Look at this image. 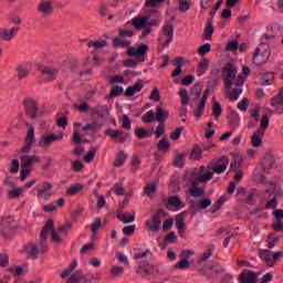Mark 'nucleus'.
Masks as SVG:
<instances>
[{
  "label": "nucleus",
  "mask_w": 283,
  "mask_h": 283,
  "mask_svg": "<svg viewBox=\"0 0 283 283\" xmlns=\"http://www.w3.org/2000/svg\"><path fill=\"white\" fill-rule=\"evenodd\" d=\"M222 76L228 91L231 90L233 85L235 87L229 94L230 101H238V98H240V94H242V86L244 85L245 76L242 74L238 75V69H235L231 63L223 67Z\"/></svg>",
  "instance_id": "1"
},
{
  "label": "nucleus",
  "mask_w": 283,
  "mask_h": 283,
  "mask_svg": "<svg viewBox=\"0 0 283 283\" xmlns=\"http://www.w3.org/2000/svg\"><path fill=\"white\" fill-rule=\"evenodd\" d=\"M229 163V157L222 156L219 159H214L209 163L207 167L201 166L199 168H195L191 171V178H213V174L220 176V174H224V171H227Z\"/></svg>",
  "instance_id": "2"
},
{
  "label": "nucleus",
  "mask_w": 283,
  "mask_h": 283,
  "mask_svg": "<svg viewBox=\"0 0 283 283\" xmlns=\"http://www.w3.org/2000/svg\"><path fill=\"white\" fill-rule=\"evenodd\" d=\"M107 116H109V108L105 105H98L97 107L91 108L93 123H88L83 126V132H85V134H87V132H98V129L105 125Z\"/></svg>",
  "instance_id": "3"
},
{
  "label": "nucleus",
  "mask_w": 283,
  "mask_h": 283,
  "mask_svg": "<svg viewBox=\"0 0 283 283\" xmlns=\"http://www.w3.org/2000/svg\"><path fill=\"white\" fill-rule=\"evenodd\" d=\"M21 170H20V178H28L30 174H32V165L35 163H41V157L33 155H21Z\"/></svg>",
  "instance_id": "4"
},
{
  "label": "nucleus",
  "mask_w": 283,
  "mask_h": 283,
  "mask_svg": "<svg viewBox=\"0 0 283 283\" xmlns=\"http://www.w3.org/2000/svg\"><path fill=\"white\" fill-rule=\"evenodd\" d=\"M269 56H271V51H269V44L262 42L255 50L253 55L254 65H264L266 61H269Z\"/></svg>",
  "instance_id": "5"
},
{
  "label": "nucleus",
  "mask_w": 283,
  "mask_h": 283,
  "mask_svg": "<svg viewBox=\"0 0 283 283\" xmlns=\"http://www.w3.org/2000/svg\"><path fill=\"white\" fill-rule=\"evenodd\" d=\"M24 253H27L28 258H31V260H36L39 255L48 253V247H45L43 242L29 243L24 247Z\"/></svg>",
  "instance_id": "6"
},
{
  "label": "nucleus",
  "mask_w": 283,
  "mask_h": 283,
  "mask_svg": "<svg viewBox=\"0 0 283 283\" xmlns=\"http://www.w3.org/2000/svg\"><path fill=\"white\" fill-rule=\"evenodd\" d=\"M259 255L261 260H264L268 266H275L277 260H280V258H283V252L279 251L274 253L271 250H260Z\"/></svg>",
  "instance_id": "7"
},
{
  "label": "nucleus",
  "mask_w": 283,
  "mask_h": 283,
  "mask_svg": "<svg viewBox=\"0 0 283 283\" xmlns=\"http://www.w3.org/2000/svg\"><path fill=\"white\" fill-rule=\"evenodd\" d=\"M265 193H274V197L264 206V209H277V196H283L282 188L275 184H270V188L265 189Z\"/></svg>",
  "instance_id": "8"
},
{
  "label": "nucleus",
  "mask_w": 283,
  "mask_h": 283,
  "mask_svg": "<svg viewBox=\"0 0 283 283\" xmlns=\"http://www.w3.org/2000/svg\"><path fill=\"white\" fill-rule=\"evenodd\" d=\"M38 70L43 78V81L50 82L54 81L59 74V70L51 65L38 64Z\"/></svg>",
  "instance_id": "9"
},
{
  "label": "nucleus",
  "mask_w": 283,
  "mask_h": 283,
  "mask_svg": "<svg viewBox=\"0 0 283 283\" xmlns=\"http://www.w3.org/2000/svg\"><path fill=\"white\" fill-rule=\"evenodd\" d=\"M163 35L164 36L159 38L163 48H169V44L174 41V25H171V23H168L163 28Z\"/></svg>",
  "instance_id": "10"
},
{
  "label": "nucleus",
  "mask_w": 283,
  "mask_h": 283,
  "mask_svg": "<svg viewBox=\"0 0 283 283\" xmlns=\"http://www.w3.org/2000/svg\"><path fill=\"white\" fill-rule=\"evenodd\" d=\"M105 136H109V138L116 140V143L123 144L129 138V133L120 129H107L105 130Z\"/></svg>",
  "instance_id": "11"
},
{
  "label": "nucleus",
  "mask_w": 283,
  "mask_h": 283,
  "mask_svg": "<svg viewBox=\"0 0 283 283\" xmlns=\"http://www.w3.org/2000/svg\"><path fill=\"white\" fill-rule=\"evenodd\" d=\"M24 109L31 118H38L39 117V105L36 104V101L32 98H27L23 101Z\"/></svg>",
  "instance_id": "12"
},
{
  "label": "nucleus",
  "mask_w": 283,
  "mask_h": 283,
  "mask_svg": "<svg viewBox=\"0 0 283 283\" xmlns=\"http://www.w3.org/2000/svg\"><path fill=\"white\" fill-rule=\"evenodd\" d=\"M209 178L195 179L191 182V187L188 189L190 196L193 198H201V196H205V189L199 188L198 185H200V182H207Z\"/></svg>",
  "instance_id": "13"
},
{
  "label": "nucleus",
  "mask_w": 283,
  "mask_h": 283,
  "mask_svg": "<svg viewBox=\"0 0 283 283\" xmlns=\"http://www.w3.org/2000/svg\"><path fill=\"white\" fill-rule=\"evenodd\" d=\"M38 198L40 200H50L52 198V184L44 181L42 188H38Z\"/></svg>",
  "instance_id": "14"
},
{
  "label": "nucleus",
  "mask_w": 283,
  "mask_h": 283,
  "mask_svg": "<svg viewBox=\"0 0 283 283\" xmlns=\"http://www.w3.org/2000/svg\"><path fill=\"white\" fill-rule=\"evenodd\" d=\"M270 104L272 107H275L276 114H283V88L270 99Z\"/></svg>",
  "instance_id": "15"
},
{
  "label": "nucleus",
  "mask_w": 283,
  "mask_h": 283,
  "mask_svg": "<svg viewBox=\"0 0 283 283\" xmlns=\"http://www.w3.org/2000/svg\"><path fill=\"white\" fill-rule=\"evenodd\" d=\"M155 25H158V20L156 19H150L147 15L143 17V36H147L151 34V28Z\"/></svg>",
  "instance_id": "16"
},
{
  "label": "nucleus",
  "mask_w": 283,
  "mask_h": 283,
  "mask_svg": "<svg viewBox=\"0 0 283 283\" xmlns=\"http://www.w3.org/2000/svg\"><path fill=\"white\" fill-rule=\"evenodd\" d=\"M239 280L241 283H258V275L251 270H244L240 274Z\"/></svg>",
  "instance_id": "17"
},
{
  "label": "nucleus",
  "mask_w": 283,
  "mask_h": 283,
  "mask_svg": "<svg viewBox=\"0 0 283 283\" xmlns=\"http://www.w3.org/2000/svg\"><path fill=\"white\" fill-rule=\"evenodd\" d=\"M15 34H19V28L13 27L11 29H0V39L3 41H12Z\"/></svg>",
  "instance_id": "18"
},
{
  "label": "nucleus",
  "mask_w": 283,
  "mask_h": 283,
  "mask_svg": "<svg viewBox=\"0 0 283 283\" xmlns=\"http://www.w3.org/2000/svg\"><path fill=\"white\" fill-rule=\"evenodd\" d=\"M160 224H163V221H160V216L158 214L146 221V227L149 231H160Z\"/></svg>",
  "instance_id": "19"
},
{
  "label": "nucleus",
  "mask_w": 283,
  "mask_h": 283,
  "mask_svg": "<svg viewBox=\"0 0 283 283\" xmlns=\"http://www.w3.org/2000/svg\"><path fill=\"white\" fill-rule=\"evenodd\" d=\"M167 118H169V112L163 109V107L160 106H157L156 113H155L156 122L159 124H164L167 120Z\"/></svg>",
  "instance_id": "20"
},
{
  "label": "nucleus",
  "mask_w": 283,
  "mask_h": 283,
  "mask_svg": "<svg viewBox=\"0 0 283 283\" xmlns=\"http://www.w3.org/2000/svg\"><path fill=\"white\" fill-rule=\"evenodd\" d=\"M42 138H43V140L40 142L41 147H50V145H52V143H55V140H61V138H63V136L51 134L49 136H42Z\"/></svg>",
  "instance_id": "21"
},
{
  "label": "nucleus",
  "mask_w": 283,
  "mask_h": 283,
  "mask_svg": "<svg viewBox=\"0 0 283 283\" xmlns=\"http://www.w3.org/2000/svg\"><path fill=\"white\" fill-rule=\"evenodd\" d=\"M117 220H119V222H123V224H130V222H134V220H136V214L117 212Z\"/></svg>",
  "instance_id": "22"
},
{
  "label": "nucleus",
  "mask_w": 283,
  "mask_h": 283,
  "mask_svg": "<svg viewBox=\"0 0 283 283\" xmlns=\"http://www.w3.org/2000/svg\"><path fill=\"white\" fill-rule=\"evenodd\" d=\"M167 205L169 207H174L177 210L185 209V203L182 202V200L178 196L169 197Z\"/></svg>",
  "instance_id": "23"
},
{
  "label": "nucleus",
  "mask_w": 283,
  "mask_h": 283,
  "mask_svg": "<svg viewBox=\"0 0 283 283\" xmlns=\"http://www.w3.org/2000/svg\"><path fill=\"white\" fill-rule=\"evenodd\" d=\"M160 3H165V0H147L145 2V8L146 10L148 9V12H150V14H156L157 12L156 8H158Z\"/></svg>",
  "instance_id": "24"
},
{
  "label": "nucleus",
  "mask_w": 283,
  "mask_h": 283,
  "mask_svg": "<svg viewBox=\"0 0 283 283\" xmlns=\"http://www.w3.org/2000/svg\"><path fill=\"white\" fill-rule=\"evenodd\" d=\"M157 189H158V184L150 182L146 185V187L144 188V192L148 196V198L154 199L156 198Z\"/></svg>",
  "instance_id": "25"
},
{
  "label": "nucleus",
  "mask_w": 283,
  "mask_h": 283,
  "mask_svg": "<svg viewBox=\"0 0 283 283\" xmlns=\"http://www.w3.org/2000/svg\"><path fill=\"white\" fill-rule=\"evenodd\" d=\"M128 158V155L125 153V150H119L116 155L114 166L115 167H123Z\"/></svg>",
  "instance_id": "26"
},
{
  "label": "nucleus",
  "mask_w": 283,
  "mask_h": 283,
  "mask_svg": "<svg viewBox=\"0 0 283 283\" xmlns=\"http://www.w3.org/2000/svg\"><path fill=\"white\" fill-rule=\"evenodd\" d=\"M54 229V221L49 220L46 221L45 226L42 228V231L40 233L41 240H46L48 239V233Z\"/></svg>",
  "instance_id": "27"
},
{
  "label": "nucleus",
  "mask_w": 283,
  "mask_h": 283,
  "mask_svg": "<svg viewBox=\"0 0 283 283\" xmlns=\"http://www.w3.org/2000/svg\"><path fill=\"white\" fill-rule=\"evenodd\" d=\"M188 212L184 211L176 216V228L177 229H187V224L185 223V218H187Z\"/></svg>",
  "instance_id": "28"
},
{
  "label": "nucleus",
  "mask_w": 283,
  "mask_h": 283,
  "mask_svg": "<svg viewBox=\"0 0 283 283\" xmlns=\"http://www.w3.org/2000/svg\"><path fill=\"white\" fill-rule=\"evenodd\" d=\"M84 187L85 186H83L82 184H75L66 190V196H76L77 193H81L83 191Z\"/></svg>",
  "instance_id": "29"
},
{
  "label": "nucleus",
  "mask_w": 283,
  "mask_h": 283,
  "mask_svg": "<svg viewBox=\"0 0 283 283\" xmlns=\"http://www.w3.org/2000/svg\"><path fill=\"white\" fill-rule=\"evenodd\" d=\"M207 70H209V59L205 57L198 64V76H202Z\"/></svg>",
  "instance_id": "30"
},
{
  "label": "nucleus",
  "mask_w": 283,
  "mask_h": 283,
  "mask_svg": "<svg viewBox=\"0 0 283 283\" xmlns=\"http://www.w3.org/2000/svg\"><path fill=\"white\" fill-rule=\"evenodd\" d=\"M170 147H171V144L169 143V139L167 137L161 138L157 145V149L164 153L169 151Z\"/></svg>",
  "instance_id": "31"
},
{
  "label": "nucleus",
  "mask_w": 283,
  "mask_h": 283,
  "mask_svg": "<svg viewBox=\"0 0 283 283\" xmlns=\"http://www.w3.org/2000/svg\"><path fill=\"white\" fill-rule=\"evenodd\" d=\"M53 10L54 8L52 7V2L44 1L39 6V11L43 14H52Z\"/></svg>",
  "instance_id": "32"
},
{
  "label": "nucleus",
  "mask_w": 283,
  "mask_h": 283,
  "mask_svg": "<svg viewBox=\"0 0 283 283\" xmlns=\"http://www.w3.org/2000/svg\"><path fill=\"white\" fill-rule=\"evenodd\" d=\"M132 258L136 264H143V250L140 248H134L132 251Z\"/></svg>",
  "instance_id": "33"
},
{
  "label": "nucleus",
  "mask_w": 283,
  "mask_h": 283,
  "mask_svg": "<svg viewBox=\"0 0 283 283\" xmlns=\"http://www.w3.org/2000/svg\"><path fill=\"white\" fill-rule=\"evenodd\" d=\"M126 54H128V56H143V44H139L138 48H133V46H129L127 49V52Z\"/></svg>",
  "instance_id": "34"
},
{
  "label": "nucleus",
  "mask_w": 283,
  "mask_h": 283,
  "mask_svg": "<svg viewBox=\"0 0 283 283\" xmlns=\"http://www.w3.org/2000/svg\"><path fill=\"white\" fill-rule=\"evenodd\" d=\"M113 45L115 48H129L132 43L123 38H114L113 39Z\"/></svg>",
  "instance_id": "35"
},
{
  "label": "nucleus",
  "mask_w": 283,
  "mask_h": 283,
  "mask_svg": "<svg viewBox=\"0 0 283 283\" xmlns=\"http://www.w3.org/2000/svg\"><path fill=\"white\" fill-rule=\"evenodd\" d=\"M185 158H187V154L178 153L174 159V166L179 168L185 167Z\"/></svg>",
  "instance_id": "36"
},
{
  "label": "nucleus",
  "mask_w": 283,
  "mask_h": 283,
  "mask_svg": "<svg viewBox=\"0 0 283 283\" xmlns=\"http://www.w3.org/2000/svg\"><path fill=\"white\" fill-rule=\"evenodd\" d=\"M103 226V221L101 218H96L93 223L91 224V231L93 233L92 238H96V234L98 233V229Z\"/></svg>",
  "instance_id": "37"
},
{
  "label": "nucleus",
  "mask_w": 283,
  "mask_h": 283,
  "mask_svg": "<svg viewBox=\"0 0 283 283\" xmlns=\"http://www.w3.org/2000/svg\"><path fill=\"white\" fill-rule=\"evenodd\" d=\"M274 166H275V159H273V157H270L269 159H266L263 167V175H261V178H264V176H266L270 169H273Z\"/></svg>",
  "instance_id": "38"
},
{
  "label": "nucleus",
  "mask_w": 283,
  "mask_h": 283,
  "mask_svg": "<svg viewBox=\"0 0 283 283\" xmlns=\"http://www.w3.org/2000/svg\"><path fill=\"white\" fill-rule=\"evenodd\" d=\"M17 72H18V78L21 81L28 77V74H30V67L20 65L17 67Z\"/></svg>",
  "instance_id": "39"
},
{
  "label": "nucleus",
  "mask_w": 283,
  "mask_h": 283,
  "mask_svg": "<svg viewBox=\"0 0 283 283\" xmlns=\"http://www.w3.org/2000/svg\"><path fill=\"white\" fill-rule=\"evenodd\" d=\"M191 160H200L202 158V148L195 146L190 153Z\"/></svg>",
  "instance_id": "40"
},
{
  "label": "nucleus",
  "mask_w": 283,
  "mask_h": 283,
  "mask_svg": "<svg viewBox=\"0 0 283 283\" xmlns=\"http://www.w3.org/2000/svg\"><path fill=\"white\" fill-rule=\"evenodd\" d=\"M142 90H143V85L135 84V85L126 88L125 96H134V94H136V92H140Z\"/></svg>",
  "instance_id": "41"
},
{
  "label": "nucleus",
  "mask_w": 283,
  "mask_h": 283,
  "mask_svg": "<svg viewBox=\"0 0 283 283\" xmlns=\"http://www.w3.org/2000/svg\"><path fill=\"white\" fill-rule=\"evenodd\" d=\"M269 115H263L261 117V125L260 128L258 129L259 134H264V132H266V128L269 127Z\"/></svg>",
  "instance_id": "42"
},
{
  "label": "nucleus",
  "mask_w": 283,
  "mask_h": 283,
  "mask_svg": "<svg viewBox=\"0 0 283 283\" xmlns=\"http://www.w3.org/2000/svg\"><path fill=\"white\" fill-rule=\"evenodd\" d=\"M262 136H264V134H261L260 130H256L252 135V145H253V147H260L262 145Z\"/></svg>",
  "instance_id": "43"
},
{
  "label": "nucleus",
  "mask_w": 283,
  "mask_h": 283,
  "mask_svg": "<svg viewBox=\"0 0 283 283\" xmlns=\"http://www.w3.org/2000/svg\"><path fill=\"white\" fill-rule=\"evenodd\" d=\"M78 266V263L76 261H73L62 273L61 277L65 280V277H69V275Z\"/></svg>",
  "instance_id": "44"
},
{
  "label": "nucleus",
  "mask_w": 283,
  "mask_h": 283,
  "mask_svg": "<svg viewBox=\"0 0 283 283\" xmlns=\"http://www.w3.org/2000/svg\"><path fill=\"white\" fill-rule=\"evenodd\" d=\"M227 200H229V197L227 196H221L219 198V200H217L213 206H212V213H216V211H218L220 209V207H222V205H224L227 202Z\"/></svg>",
  "instance_id": "45"
},
{
  "label": "nucleus",
  "mask_w": 283,
  "mask_h": 283,
  "mask_svg": "<svg viewBox=\"0 0 283 283\" xmlns=\"http://www.w3.org/2000/svg\"><path fill=\"white\" fill-rule=\"evenodd\" d=\"M23 191H25L24 188H13L11 190H9V198L10 200H14L15 198H19L21 196V193H23Z\"/></svg>",
  "instance_id": "46"
},
{
  "label": "nucleus",
  "mask_w": 283,
  "mask_h": 283,
  "mask_svg": "<svg viewBox=\"0 0 283 283\" xmlns=\"http://www.w3.org/2000/svg\"><path fill=\"white\" fill-rule=\"evenodd\" d=\"M206 105H207V102H205V101L199 102L198 106L195 108L196 118H200V116H202V114H205Z\"/></svg>",
  "instance_id": "47"
},
{
  "label": "nucleus",
  "mask_w": 283,
  "mask_h": 283,
  "mask_svg": "<svg viewBox=\"0 0 283 283\" xmlns=\"http://www.w3.org/2000/svg\"><path fill=\"white\" fill-rule=\"evenodd\" d=\"M273 78H275L273 73H265L261 77L260 83H261V85H271V83H273Z\"/></svg>",
  "instance_id": "48"
},
{
  "label": "nucleus",
  "mask_w": 283,
  "mask_h": 283,
  "mask_svg": "<svg viewBox=\"0 0 283 283\" xmlns=\"http://www.w3.org/2000/svg\"><path fill=\"white\" fill-rule=\"evenodd\" d=\"M123 273H125V269H123L122 266L114 265L111 268V275L113 277H120V275H123Z\"/></svg>",
  "instance_id": "49"
},
{
  "label": "nucleus",
  "mask_w": 283,
  "mask_h": 283,
  "mask_svg": "<svg viewBox=\"0 0 283 283\" xmlns=\"http://www.w3.org/2000/svg\"><path fill=\"white\" fill-rule=\"evenodd\" d=\"M191 255H196V251L193 250H182L179 254L180 260H186V262H189V258Z\"/></svg>",
  "instance_id": "50"
},
{
  "label": "nucleus",
  "mask_w": 283,
  "mask_h": 283,
  "mask_svg": "<svg viewBox=\"0 0 283 283\" xmlns=\"http://www.w3.org/2000/svg\"><path fill=\"white\" fill-rule=\"evenodd\" d=\"M81 277H83V272L76 271L75 273L71 274L66 283H78V280H81Z\"/></svg>",
  "instance_id": "51"
},
{
  "label": "nucleus",
  "mask_w": 283,
  "mask_h": 283,
  "mask_svg": "<svg viewBox=\"0 0 283 283\" xmlns=\"http://www.w3.org/2000/svg\"><path fill=\"white\" fill-rule=\"evenodd\" d=\"M212 255H213V245L210 247L208 250H206V251L201 254L199 261H200V262H207V260H209Z\"/></svg>",
  "instance_id": "52"
},
{
  "label": "nucleus",
  "mask_w": 283,
  "mask_h": 283,
  "mask_svg": "<svg viewBox=\"0 0 283 283\" xmlns=\"http://www.w3.org/2000/svg\"><path fill=\"white\" fill-rule=\"evenodd\" d=\"M51 240L55 244H62L63 243V237L61 235V232H59V230L52 232Z\"/></svg>",
  "instance_id": "53"
},
{
  "label": "nucleus",
  "mask_w": 283,
  "mask_h": 283,
  "mask_svg": "<svg viewBox=\"0 0 283 283\" xmlns=\"http://www.w3.org/2000/svg\"><path fill=\"white\" fill-rule=\"evenodd\" d=\"M132 23L136 30H143V15L138 14L132 20Z\"/></svg>",
  "instance_id": "54"
},
{
  "label": "nucleus",
  "mask_w": 283,
  "mask_h": 283,
  "mask_svg": "<svg viewBox=\"0 0 283 283\" xmlns=\"http://www.w3.org/2000/svg\"><path fill=\"white\" fill-rule=\"evenodd\" d=\"M203 34H205L206 39H208V40L211 39V36H213V24L211 23V21H209L207 23Z\"/></svg>",
  "instance_id": "55"
},
{
  "label": "nucleus",
  "mask_w": 283,
  "mask_h": 283,
  "mask_svg": "<svg viewBox=\"0 0 283 283\" xmlns=\"http://www.w3.org/2000/svg\"><path fill=\"white\" fill-rule=\"evenodd\" d=\"M189 266H191L189 261H186L184 259H181L177 264H175V269L179 271H185V269H189Z\"/></svg>",
  "instance_id": "56"
},
{
  "label": "nucleus",
  "mask_w": 283,
  "mask_h": 283,
  "mask_svg": "<svg viewBox=\"0 0 283 283\" xmlns=\"http://www.w3.org/2000/svg\"><path fill=\"white\" fill-rule=\"evenodd\" d=\"M209 52H211V44L209 43H206L198 49V54L200 56H206V54H209Z\"/></svg>",
  "instance_id": "57"
},
{
  "label": "nucleus",
  "mask_w": 283,
  "mask_h": 283,
  "mask_svg": "<svg viewBox=\"0 0 283 283\" xmlns=\"http://www.w3.org/2000/svg\"><path fill=\"white\" fill-rule=\"evenodd\" d=\"M154 120H156V113L154 111H148L143 117L144 123H154Z\"/></svg>",
  "instance_id": "58"
},
{
  "label": "nucleus",
  "mask_w": 283,
  "mask_h": 283,
  "mask_svg": "<svg viewBox=\"0 0 283 283\" xmlns=\"http://www.w3.org/2000/svg\"><path fill=\"white\" fill-rule=\"evenodd\" d=\"M212 114L216 116V118H220L222 116V106L220 103L216 102L212 106Z\"/></svg>",
  "instance_id": "59"
},
{
  "label": "nucleus",
  "mask_w": 283,
  "mask_h": 283,
  "mask_svg": "<svg viewBox=\"0 0 283 283\" xmlns=\"http://www.w3.org/2000/svg\"><path fill=\"white\" fill-rule=\"evenodd\" d=\"M88 48H95V50H101V48H105L107 45V42L105 41H90L87 43Z\"/></svg>",
  "instance_id": "60"
},
{
  "label": "nucleus",
  "mask_w": 283,
  "mask_h": 283,
  "mask_svg": "<svg viewBox=\"0 0 283 283\" xmlns=\"http://www.w3.org/2000/svg\"><path fill=\"white\" fill-rule=\"evenodd\" d=\"M75 107L82 114H87V112H90V104H87V102H82V103H80V105L75 104Z\"/></svg>",
  "instance_id": "61"
},
{
  "label": "nucleus",
  "mask_w": 283,
  "mask_h": 283,
  "mask_svg": "<svg viewBox=\"0 0 283 283\" xmlns=\"http://www.w3.org/2000/svg\"><path fill=\"white\" fill-rule=\"evenodd\" d=\"M125 90L123 86H114L111 91V98H116V96H120Z\"/></svg>",
  "instance_id": "62"
},
{
  "label": "nucleus",
  "mask_w": 283,
  "mask_h": 283,
  "mask_svg": "<svg viewBox=\"0 0 283 283\" xmlns=\"http://www.w3.org/2000/svg\"><path fill=\"white\" fill-rule=\"evenodd\" d=\"M124 235H134L136 233V226H126L123 228Z\"/></svg>",
  "instance_id": "63"
},
{
  "label": "nucleus",
  "mask_w": 283,
  "mask_h": 283,
  "mask_svg": "<svg viewBox=\"0 0 283 283\" xmlns=\"http://www.w3.org/2000/svg\"><path fill=\"white\" fill-rule=\"evenodd\" d=\"M25 143L34 144V127L29 128L25 137Z\"/></svg>",
  "instance_id": "64"
}]
</instances>
